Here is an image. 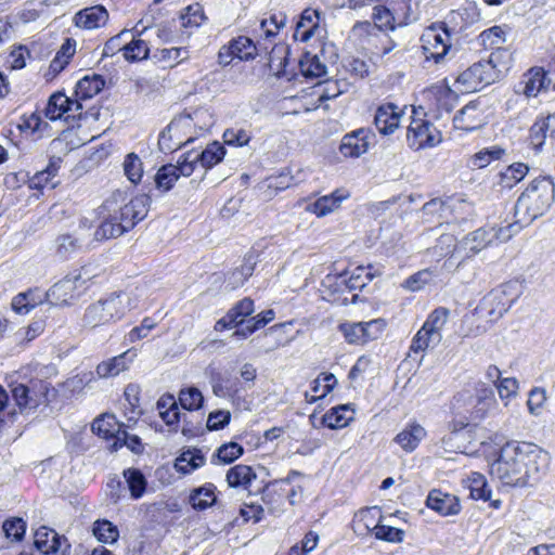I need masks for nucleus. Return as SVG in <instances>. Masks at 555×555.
Listing matches in <instances>:
<instances>
[{"label": "nucleus", "mask_w": 555, "mask_h": 555, "mask_svg": "<svg viewBox=\"0 0 555 555\" xmlns=\"http://www.w3.org/2000/svg\"><path fill=\"white\" fill-rule=\"evenodd\" d=\"M352 413L347 404L338 405L323 415L322 423L331 429L344 428L352 420Z\"/></svg>", "instance_id": "c85d7f7f"}, {"label": "nucleus", "mask_w": 555, "mask_h": 555, "mask_svg": "<svg viewBox=\"0 0 555 555\" xmlns=\"http://www.w3.org/2000/svg\"><path fill=\"white\" fill-rule=\"evenodd\" d=\"M319 20L320 16L317 10L306 9L296 24L294 38L301 42L308 41L319 30Z\"/></svg>", "instance_id": "6ab92c4d"}, {"label": "nucleus", "mask_w": 555, "mask_h": 555, "mask_svg": "<svg viewBox=\"0 0 555 555\" xmlns=\"http://www.w3.org/2000/svg\"><path fill=\"white\" fill-rule=\"evenodd\" d=\"M357 517H358V519H357L358 526L363 525V527L367 531H373L374 525L379 522V520L382 518V511L377 506H372V507L360 511V513L358 514Z\"/></svg>", "instance_id": "603ef678"}, {"label": "nucleus", "mask_w": 555, "mask_h": 555, "mask_svg": "<svg viewBox=\"0 0 555 555\" xmlns=\"http://www.w3.org/2000/svg\"><path fill=\"white\" fill-rule=\"evenodd\" d=\"M411 122L406 130L408 146L414 151L429 149L438 145L442 135L441 132L426 118L422 107L412 109Z\"/></svg>", "instance_id": "39448f33"}, {"label": "nucleus", "mask_w": 555, "mask_h": 555, "mask_svg": "<svg viewBox=\"0 0 555 555\" xmlns=\"http://www.w3.org/2000/svg\"><path fill=\"white\" fill-rule=\"evenodd\" d=\"M92 531L94 537L103 543H114L119 537L118 528L106 519L94 521Z\"/></svg>", "instance_id": "58836bf2"}, {"label": "nucleus", "mask_w": 555, "mask_h": 555, "mask_svg": "<svg viewBox=\"0 0 555 555\" xmlns=\"http://www.w3.org/2000/svg\"><path fill=\"white\" fill-rule=\"evenodd\" d=\"M250 134L244 129H227L223 133V141L228 145L244 146L250 141Z\"/></svg>", "instance_id": "13d9d810"}, {"label": "nucleus", "mask_w": 555, "mask_h": 555, "mask_svg": "<svg viewBox=\"0 0 555 555\" xmlns=\"http://www.w3.org/2000/svg\"><path fill=\"white\" fill-rule=\"evenodd\" d=\"M177 168L173 164L163 165L156 172L154 177V182L156 189L162 193L169 192L175 183L178 181L179 177L177 173Z\"/></svg>", "instance_id": "473e14b6"}, {"label": "nucleus", "mask_w": 555, "mask_h": 555, "mask_svg": "<svg viewBox=\"0 0 555 555\" xmlns=\"http://www.w3.org/2000/svg\"><path fill=\"white\" fill-rule=\"evenodd\" d=\"M155 327V323L150 318H144L139 326L133 327L126 336L128 344H133L147 336L149 332Z\"/></svg>", "instance_id": "69168bd1"}, {"label": "nucleus", "mask_w": 555, "mask_h": 555, "mask_svg": "<svg viewBox=\"0 0 555 555\" xmlns=\"http://www.w3.org/2000/svg\"><path fill=\"white\" fill-rule=\"evenodd\" d=\"M197 163H198V157L195 156L194 151H189V152L182 154L179 157L177 165H175V167L178 169L177 170L178 177L179 178L181 176L190 177L194 172L195 166Z\"/></svg>", "instance_id": "3c124183"}, {"label": "nucleus", "mask_w": 555, "mask_h": 555, "mask_svg": "<svg viewBox=\"0 0 555 555\" xmlns=\"http://www.w3.org/2000/svg\"><path fill=\"white\" fill-rule=\"evenodd\" d=\"M225 155V149L219 142H212L201 153H195L198 163L205 168H211L219 164Z\"/></svg>", "instance_id": "e433bc0d"}, {"label": "nucleus", "mask_w": 555, "mask_h": 555, "mask_svg": "<svg viewBox=\"0 0 555 555\" xmlns=\"http://www.w3.org/2000/svg\"><path fill=\"white\" fill-rule=\"evenodd\" d=\"M488 378L493 379L494 386L502 400L516 396L518 383L515 378H501V372L496 366H488Z\"/></svg>", "instance_id": "a878e982"}, {"label": "nucleus", "mask_w": 555, "mask_h": 555, "mask_svg": "<svg viewBox=\"0 0 555 555\" xmlns=\"http://www.w3.org/2000/svg\"><path fill=\"white\" fill-rule=\"evenodd\" d=\"M373 533L375 538L392 543L401 542L404 535L402 530L391 526L382 525L380 522L374 525Z\"/></svg>", "instance_id": "de8ad7c7"}, {"label": "nucleus", "mask_w": 555, "mask_h": 555, "mask_svg": "<svg viewBox=\"0 0 555 555\" xmlns=\"http://www.w3.org/2000/svg\"><path fill=\"white\" fill-rule=\"evenodd\" d=\"M286 16L282 13L273 14L269 20H262L260 28L266 37L275 36L278 30L285 25Z\"/></svg>", "instance_id": "0e129e2a"}, {"label": "nucleus", "mask_w": 555, "mask_h": 555, "mask_svg": "<svg viewBox=\"0 0 555 555\" xmlns=\"http://www.w3.org/2000/svg\"><path fill=\"white\" fill-rule=\"evenodd\" d=\"M204 10L199 3H194L185 8L181 15L183 27H198L205 21Z\"/></svg>", "instance_id": "c03bdc74"}, {"label": "nucleus", "mask_w": 555, "mask_h": 555, "mask_svg": "<svg viewBox=\"0 0 555 555\" xmlns=\"http://www.w3.org/2000/svg\"><path fill=\"white\" fill-rule=\"evenodd\" d=\"M128 39L130 40H125V43L122 46L124 57L129 62L142 61L147 59L150 52L147 43L144 40L137 38L132 31L131 36H129Z\"/></svg>", "instance_id": "c756f323"}, {"label": "nucleus", "mask_w": 555, "mask_h": 555, "mask_svg": "<svg viewBox=\"0 0 555 555\" xmlns=\"http://www.w3.org/2000/svg\"><path fill=\"white\" fill-rule=\"evenodd\" d=\"M486 68L481 62L464 70L457 78V82L463 87L462 92L470 93L480 91L485 87Z\"/></svg>", "instance_id": "aec40b11"}, {"label": "nucleus", "mask_w": 555, "mask_h": 555, "mask_svg": "<svg viewBox=\"0 0 555 555\" xmlns=\"http://www.w3.org/2000/svg\"><path fill=\"white\" fill-rule=\"evenodd\" d=\"M464 246L473 254L481 251L486 247V230L480 228L468 234L464 240Z\"/></svg>", "instance_id": "bf43d9fd"}, {"label": "nucleus", "mask_w": 555, "mask_h": 555, "mask_svg": "<svg viewBox=\"0 0 555 555\" xmlns=\"http://www.w3.org/2000/svg\"><path fill=\"white\" fill-rule=\"evenodd\" d=\"M104 85V79L100 75L85 76L78 80L75 95L80 100L91 99L103 89Z\"/></svg>", "instance_id": "cd10ccee"}, {"label": "nucleus", "mask_w": 555, "mask_h": 555, "mask_svg": "<svg viewBox=\"0 0 555 555\" xmlns=\"http://www.w3.org/2000/svg\"><path fill=\"white\" fill-rule=\"evenodd\" d=\"M204 397L196 387L182 389L179 393L180 405L188 411H195L202 408Z\"/></svg>", "instance_id": "ea45409f"}, {"label": "nucleus", "mask_w": 555, "mask_h": 555, "mask_svg": "<svg viewBox=\"0 0 555 555\" xmlns=\"http://www.w3.org/2000/svg\"><path fill=\"white\" fill-rule=\"evenodd\" d=\"M323 383V391L322 393L320 395V397H325L327 396L333 389L334 387L336 386L337 384V378L335 377L334 374L332 373H321L313 382H312V387H311V390L314 392V393H318L319 392V386L320 384Z\"/></svg>", "instance_id": "338daca9"}, {"label": "nucleus", "mask_w": 555, "mask_h": 555, "mask_svg": "<svg viewBox=\"0 0 555 555\" xmlns=\"http://www.w3.org/2000/svg\"><path fill=\"white\" fill-rule=\"evenodd\" d=\"M255 311L254 301L245 297L240 300L233 308H231L228 313L234 319V323L238 327L244 324L245 319L249 317Z\"/></svg>", "instance_id": "79ce46f5"}, {"label": "nucleus", "mask_w": 555, "mask_h": 555, "mask_svg": "<svg viewBox=\"0 0 555 555\" xmlns=\"http://www.w3.org/2000/svg\"><path fill=\"white\" fill-rule=\"evenodd\" d=\"M79 248L78 241L72 235L62 234L56 238V253L62 258H67Z\"/></svg>", "instance_id": "680f3d73"}, {"label": "nucleus", "mask_w": 555, "mask_h": 555, "mask_svg": "<svg viewBox=\"0 0 555 555\" xmlns=\"http://www.w3.org/2000/svg\"><path fill=\"white\" fill-rule=\"evenodd\" d=\"M41 297L36 296L35 292L29 291L16 295L12 300V309L18 314H27L38 305L42 304Z\"/></svg>", "instance_id": "4c0bfd02"}, {"label": "nucleus", "mask_w": 555, "mask_h": 555, "mask_svg": "<svg viewBox=\"0 0 555 555\" xmlns=\"http://www.w3.org/2000/svg\"><path fill=\"white\" fill-rule=\"evenodd\" d=\"M426 436V430L420 424L413 423L400 431L395 440L406 452H411Z\"/></svg>", "instance_id": "412c9836"}, {"label": "nucleus", "mask_w": 555, "mask_h": 555, "mask_svg": "<svg viewBox=\"0 0 555 555\" xmlns=\"http://www.w3.org/2000/svg\"><path fill=\"white\" fill-rule=\"evenodd\" d=\"M339 330L349 344L364 345L378 338L383 331V323L380 320L345 323L339 326Z\"/></svg>", "instance_id": "0eeeda50"}, {"label": "nucleus", "mask_w": 555, "mask_h": 555, "mask_svg": "<svg viewBox=\"0 0 555 555\" xmlns=\"http://www.w3.org/2000/svg\"><path fill=\"white\" fill-rule=\"evenodd\" d=\"M488 455L493 456L489 473L503 485L511 487L533 486L546 473L551 456L532 442L509 441L500 448L488 443Z\"/></svg>", "instance_id": "f257e3e1"}, {"label": "nucleus", "mask_w": 555, "mask_h": 555, "mask_svg": "<svg viewBox=\"0 0 555 555\" xmlns=\"http://www.w3.org/2000/svg\"><path fill=\"white\" fill-rule=\"evenodd\" d=\"M216 487L212 483H206L198 487L190 493L189 502L194 509L204 511L215 504L217 496Z\"/></svg>", "instance_id": "bb28decb"}, {"label": "nucleus", "mask_w": 555, "mask_h": 555, "mask_svg": "<svg viewBox=\"0 0 555 555\" xmlns=\"http://www.w3.org/2000/svg\"><path fill=\"white\" fill-rule=\"evenodd\" d=\"M466 25H473L481 18V10L475 1L467 0L459 13Z\"/></svg>", "instance_id": "774afa93"}, {"label": "nucleus", "mask_w": 555, "mask_h": 555, "mask_svg": "<svg viewBox=\"0 0 555 555\" xmlns=\"http://www.w3.org/2000/svg\"><path fill=\"white\" fill-rule=\"evenodd\" d=\"M108 21L107 10L101 5H93L78 11L74 16V23L82 29H96L104 26Z\"/></svg>", "instance_id": "a211bd4d"}, {"label": "nucleus", "mask_w": 555, "mask_h": 555, "mask_svg": "<svg viewBox=\"0 0 555 555\" xmlns=\"http://www.w3.org/2000/svg\"><path fill=\"white\" fill-rule=\"evenodd\" d=\"M422 49L426 60L440 62L451 48L450 34L447 28H427L421 37Z\"/></svg>", "instance_id": "423d86ee"}, {"label": "nucleus", "mask_w": 555, "mask_h": 555, "mask_svg": "<svg viewBox=\"0 0 555 555\" xmlns=\"http://www.w3.org/2000/svg\"><path fill=\"white\" fill-rule=\"evenodd\" d=\"M68 105V96H66L62 92H55L53 93L48 101L47 107H46V116L50 120H57L61 118L65 119V116L67 115V108Z\"/></svg>", "instance_id": "f704fd0d"}, {"label": "nucleus", "mask_w": 555, "mask_h": 555, "mask_svg": "<svg viewBox=\"0 0 555 555\" xmlns=\"http://www.w3.org/2000/svg\"><path fill=\"white\" fill-rule=\"evenodd\" d=\"M185 126H190L189 119H173L160 132L158 146L163 153L173 152L193 140L192 138L183 140L181 132Z\"/></svg>", "instance_id": "ddd939ff"}, {"label": "nucleus", "mask_w": 555, "mask_h": 555, "mask_svg": "<svg viewBox=\"0 0 555 555\" xmlns=\"http://www.w3.org/2000/svg\"><path fill=\"white\" fill-rule=\"evenodd\" d=\"M124 478L128 485L131 498L134 500L142 498L147 486V481L142 472L138 468L125 469Z\"/></svg>", "instance_id": "72a5a7b5"}, {"label": "nucleus", "mask_w": 555, "mask_h": 555, "mask_svg": "<svg viewBox=\"0 0 555 555\" xmlns=\"http://www.w3.org/2000/svg\"><path fill=\"white\" fill-rule=\"evenodd\" d=\"M151 198L146 194L129 197L126 191H114L100 206L102 222L94 233L98 241L118 237L143 220Z\"/></svg>", "instance_id": "f03ea898"}, {"label": "nucleus", "mask_w": 555, "mask_h": 555, "mask_svg": "<svg viewBox=\"0 0 555 555\" xmlns=\"http://www.w3.org/2000/svg\"><path fill=\"white\" fill-rule=\"evenodd\" d=\"M124 171L128 180L133 184H137L141 181L143 175V165L137 154L130 153L126 156L124 160Z\"/></svg>", "instance_id": "a19ab883"}, {"label": "nucleus", "mask_w": 555, "mask_h": 555, "mask_svg": "<svg viewBox=\"0 0 555 555\" xmlns=\"http://www.w3.org/2000/svg\"><path fill=\"white\" fill-rule=\"evenodd\" d=\"M5 537L15 541L23 539L26 530V524L22 518H12L3 522Z\"/></svg>", "instance_id": "6e6d98bb"}, {"label": "nucleus", "mask_w": 555, "mask_h": 555, "mask_svg": "<svg viewBox=\"0 0 555 555\" xmlns=\"http://www.w3.org/2000/svg\"><path fill=\"white\" fill-rule=\"evenodd\" d=\"M255 259L253 256H248L244 259V262L240 268H237L231 275V280H233V287H237L242 285L249 276H251L255 268Z\"/></svg>", "instance_id": "864d4df0"}, {"label": "nucleus", "mask_w": 555, "mask_h": 555, "mask_svg": "<svg viewBox=\"0 0 555 555\" xmlns=\"http://www.w3.org/2000/svg\"><path fill=\"white\" fill-rule=\"evenodd\" d=\"M434 278L433 271L425 269L416 272L411 275L404 282V287L412 292H417L422 289L426 284H428Z\"/></svg>", "instance_id": "5fc2aeb1"}, {"label": "nucleus", "mask_w": 555, "mask_h": 555, "mask_svg": "<svg viewBox=\"0 0 555 555\" xmlns=\"http://www.w3.org/2000/svg\"><path fill=\"white\" fill-rule=\"evenodd\" d=\"M512 67V54L498 46L488 56V86L504 79Z\"/></svg>", "instance_id": "4468645a"}, {"label": "nucleus", "mask_w": 555, "mask_h": 555, "mask_svg": "<svg viewBox=\"0 0 555 555\" xmlns=\"http://www.w3.org/2000/svg\"><path fill=\"white\" fill-rule=\"evenodd\" d=\"M129 36H131V30L124 29L118 35L108 39L103 48V56H112L117 51H122L125 40H127Z\"/></svg>", "instance_id": "052dcab7"}, {"label": "nucleus", "mask_w": 555, "mask_h": 555, "mask_svg": "<svg viewBox=\"0 0 555 555\" xmlns=\"http://www.w3.org/2000/svg\"><path fill=\"white\" fill-rule=\"evenodd\" d=\"M137 357V349L130 348L116 357L99 363L95 370L96 374L101 378L117 376L121 372L129 370Z\"/></svg>", "instance_id": "2eb2a0df"}, {"label": "nucleus", "mask_w": 555, "mask_h": 555, "mask_svg": "<svg viewBox=\"0 0 555 555\" xmlns=\"http://www.w3.org/2000/svg\"><path fill=\"white\" fill-rule=\"evenodd\" d=\"M92 431L98 436L108 439L115 437L120 440L121 424H119L113 414H103L92 423Z\"/></svg>", "instance_id": "5701e85b"}, {"label": "nucleus", "mask_w": 555, "mask_h": 555, "mask_svg": "<svg viewBox=\"0 0 555 555\" xmlns=\"http://www.w3.org/2000/svg\"><path fill=\"white\" fill-rule=\"evenodd\" d=\"M514 228L513 223H507L506 225H498L493 223L490 230H488V247L493 244L505 243L513 236L512 229Z\"/></svg>", "instance_id": "09e8293b"}, {"label": "nucleus", "mask_w": 555, "mask_h": 555, "mask_svg": "<svg viewBox=\"0 0 555 555\" xmlns=\"http://www.w3.org/2000/svg\"><path fill=\"white\" fill-rule=\"evenodd\" d=\"M426 505L441 516L457 515L461 512L457 496L443 492L440 489H433L428 493Z\"/></svg>", "instance_id": "dca6fc26"}, {"label": "nucleus", "mask_w": 555, "mask_h": 555, "mask_svg": "<svg viewBox=\"0 0 555 555\" xmlns=\"http://www.w3.org/2000/svg\"><path fill=\"white\" fill-rule=\"evenodd\" d=\"M139 304V296L130 292H114L90 304L81 318V326L95 328L99 326L116 323L129 311L135 309Z\"/></svg>", "instance_id": "7ed1b4c3"}, {"label": "nucleus", "mask_w": 555, "mask_h": 555, "mask_svg": "<svg viewBox=\"0 0 555 555\" xmlns=\"http://www.w3.org/2000/svg\"><path fill=\"white\" fill-rule=\"evenodd\" d=\"M349 194L341 190H336L328 195H324L318 198L311 205V211L315 214L318 217L326 216L333 212L340 206V203L346 199Z\"/></svg>", "instance_id": "4be33fe9"}, {"label": "nucleus", "mask_w": 555, "mask_h": 555, "mask_svg": "<svg viewBox=\"0 0 555 555\" xmlns=\"http://www.w3.org/2000/svg\"><path fill=\"white\" fill-rule=\"evenodd\" d=\"M369 134L366 129H358L343 137L339 152L345 157H359L369 150Z\"/></svg>", "instance_id": "f3484780"}, {"label": "nucleus", "mask_w": 555, "mask_h": 555, "mask_svg": "<svg viewBox=\"0 0 555 555\" xmlns=\"http://www.w3.org/2000/svg\"><path fill=\"white\" fill-rule=\"evenodd\" d=\"M403 115L404 108L390 102L384 103L376 108L374 125L379 133L392 134L399 128Z\"/></svg>", "instance_id": "9b49d317"}, {"label": "nucleus", "mask_w": 555, "mask_h": 555, "mask_svg": "<svg viewBox=\"0 0 555 555\" xmlns=\"http://www.w3.org/2000/svg\"><path fill=\"white\" fill-rule=\"evenodd\" d=\"M547 129H548V124L544 119L535 121L530 128V134H529L530 145L537 152L541 151V149L544 144Z\"/></svg>", "instance_id": "8fccbe9b"}, {"label": "nucleus", "mask_w": 555, "mask_h": 555, "mask_svg": "<svg viewBox=\"0 0 555 555\" xmlns=\"http://www.w3.org/2000/svg\"><path fill=\"white\" fill-rule=\"evenodd\" d=\"M550 83L551 79L542 67H532L522 75L515 91L527 98H535L539 93L546 91Z\"/></svg>", "instance_id": "f8f14e48"}, {"label": "nucleus", "mask_w": 555, "mask_h": 555, "mask_svg": "<svg viewBox=\"0 0 555 555\" xmlns=\"http://www.w3.org/2000/svg\"><path fill=\"white\" fill-rule=\"evenodd\" d=\"M243 452L244 449L242 446L236 442H230L218 448L216 457L221 464H230L238 459Z\"/></svg>", "instance_id": "49530a36"}, {"label": "nucleus", "mask_w": 555, "mask_h": 555, "mask_svg": "<svg viewBox=\"0 0 555 555\" xmlns=\"http://www.w3.org/2000/svg\"><path fill=\"white\" fill-rule=\"evenodd\" d=\"M12 396L21 411L36 406V401L29 396V389L23 384H18L12 388Z\"/></svg>", "instance_id": "4d7b16f0"}, {"label": "nucleus", "mask_w": 555, "mask_h": 555, "mask_svg": "<svg viewBox=\"0 0 555 555\" xmlns=\"http://www.w3.org/2000/svg\"><path fill=\"white\" fill-rule=\"evenodd\" d=\"M254 479H256V474L253 468L247 465H235L230 468L227 474V482L232 488H248Z\"/></svg>", "instance_id": "2f4dec72"}, {"label": "nucleus", "mask_w": 555, "mask_h": 555, "mask_svg": "<svg viewBox=\"0 0 555 555\" xmlns=\"http://www.w3.org/2000/svg\"><path fill=\"white\" fill-rule=\"evenodd\" d=\"M516 185L515 176L509 173L507 167L504 171H499L494 175L491 186V195L496 198H502L505 203L509 197V192Z\"/></svg>", "instance_id": "393cba45"}, {"label": "nucleus", "mask_w": 555, "mask_h": 555, "mask_svg": "<svg viewBox=\"0 0 555 555\" xmlns=\"http://www.w3.org/2000/svg\"><path fill=\"white\" fill-rule=\"evenodd\" d=\"M449 314L450 311L447 308L439 307L427 317L422 327L431 335V340L441 341V331L448 321Z\"/></svg>", "instance_id": "b1692460"}, {"label": "nucleus", "mask_w": 555, "mask_h": 555, "mask_svg": "<svg viewBox=\"0 0 555 555\" xmlns=\"http://www.w3.org/2000/svg\"><path fill=\"white\" fill-rule=\"evenodd\" d=\"M301 74L306 78H320L326 75V66L317 54L306 52L299 60Z\"/></svg>", "instance_id": "7c9ffc66"}, {"label": "nucleus", "mask_w": 555, "mask_h": 555, "mask_svg": "<svg viewBox=\"0 0 555 555\" xmlns=\"http://www.w3.org/2000/svg\"><path fill=\"white\" fill-rule=\"evenodd\" d=\"M79 276H66L55 283L46 294L44 298L52 306L70 305L80 296L78 289Z\"/></svg>", "instance_id": "1a4fd4ad"}, {"label": "nucleus", "mask_w": 555, "mask_h": 555, "mask_svg": "<svg viewBox=\"0 0 555 555\" xmlns=\"http://www.w3.org/2000/svg\"><path fill=\"white\" fill-rule=\"evenodd\" d=\"M229 46L230 53L241 61H248L256 56V46L248 37L240 36L238 38L231 40Z\"/></svg>", "instance_id": "c9c22d12"}, {"label": "nucleus", "mask_w": 555, "mask_h": 555, "mask_svg": "<svg viewBox=\"0 0 555 555\" xmlns=\"http://www.w3.org/2000/svg\"><path fill=\"white\" fill-rule=\"evenodd\" d=\"M518 295V286L515 282L503 283L493 288L489 296L492 302H496V306L488 310V315L492 317V320L503 317L516 301Z\"/></svg>", "instance_id": "9d476101"}, {"label": "nucleus", "mask_w": 555, "mask_h": 555, "mask_svg": "<svg viewBox=\"0 0 555 555\" xmlns=\"http://www.w3.org/2000/svg\"><path fill=\"white\" fill-rule=\"evenodd\" d=\"M34 544L44 555H68L70 545L64 535L48 527H40L35 532Z\"/></svg>", "instance_id": "6e6552de"}, {"label": "nucleus", "mask_w": 555, "mask_h": 555, "mask_svg": "<svg viewBox=\"0 0 555 555\" xmlns=\"http://www.w3.org/2000/svg\"><path fill=\"white\" fill-rule=\"evenodd\" d=\"M430 92L437 98L438 105L450 112L453 103L456 101V93L452 91L447 85L434 86Z\"/></svg>", "instance_id": "a18cd8bd"}, {"label": "nucleus", "mask_w": 555, "mask_h": 555, "mask_svg": "<svg viewBox=\"0 0 555 555\" xmlns=\"http://www.w3.org/2000/svg\"><path fill=\"white\" fill-rule=\"evenodd\" d=\"M288 47L284 44L274 46L269 54V66L275 70L278 75L284 72L287 65Z\"/></svg>", "instance_id": "37998d69"}, {"label": "nucleus", "mask_w": 555, "mask_h": 555, "mask_svg": "<svg viewBox=\"0 0 555 555\" xmlns=\"http://www.w3.org/2000/svg\"><path fill=\"white\" fill-rule=\"evenodd\" d=\"M555 199V185L551 177L533 179L514 205L519 221L531 222L543 216Z\"/></svg>", "instance_id": "20e7f679"}, {"label": "nucleus", "mask_w": 555, "mask_h": 555, "mask_svg": "<svg viewBox=\"0 0 555 555\" xmlns=\"http://www.w3.org/2000/svg\"><path fill=\"white\" fill-rule=\"evenodd\" d=\"M440 344V341L431 340V335L428 334L427 331H424L423 327L416 333L414 336L410 349L413 352L424 351L429 347H436Z\"/></svg>", "instance_id": "e2e57ef3"}]
</instances>
